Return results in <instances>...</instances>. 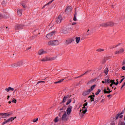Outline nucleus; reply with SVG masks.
Returning a JSON list of instances; mask_svg holds the SVG:
<instances>
[{"instance_id":"f257e3e1","label":"nucleus","mask_w":125,"mask_h":125,"mask_svg":"<svg viewBox=\"0 0 125 125\" xmlns=\"http://www.w3.org/2000/svg\"><path fill=\"white\" fill-rule=\"evenodd\" d=\"M61 115H62V121L63 122H67L69 118L67 116V112H66V111L62 110L60 112L59 115V117H61Z\"/></svg>"},{"instance_id":"f03ea898","label":"nucleus","mask_w":125,"mask_h":125,"mask_svg":"<svg viewBox=\"0 0 125 125\" xmlns=\"http://www.w3.org/2000/svg\"><path fill=\"white\" fill-rule=\"evenodd\" d=\"M13 114V113H12V112H11L5 113H0V116H1L2 118L4 119L5 118H8V117H10L11 116H12Z\"/></svg>"},{"instance_id":"7ed1b4c3","label":"nucleus","mask_w":125,"mask_h":125,"mask_svg":"<svg viewBox=\"0 0 125 125\" xmlns=\"http://www.w3.org/2000/svg\"><path fill=\"white\" fill-rule=\"evenodd\" d=\"M48 45H58L59 42L58 40L51 41L48 42Z\"/></svg>"},{"instance_id":"20e7f679","label":"nucleus","mask_w":125,"mask_h":125,"mask_svg":"<svg viewBox=\"0 0 125 125\" xmlns=\"http://www.w3.org/2000/svg\"><path fill=\"white\" fill-rule=\"evenodd\" d=\"M83 106V109L80 110V112H82V111L83 114H85L87 111V108L85 107V106H87V103H84Z\"/></svg>"},{"instance_id":"39448f33","label":"nucleus","mask_w":125,"mask_h":125,"mask_svg":"<svg viewBox=\"0 0 125 125\" xmlns=\"http://www.w3.org/2000/svg\"><path fill=\"white\" fill-rule=\"evenodd\" d=\"M55 34V31H52V32L47 34L46 37L49 40H51V39L53 38Z\"/></svg>"},{"instance_id":"423d86ee","label":"nucleus","mask_w":125,"mask_h":125,"mask_svg":"<svg viewBox=\"0 0 125 125\" xmlns=\"http://www.w3.org/2000/svg\"><path fill=\"white\" fill-rule=\"evenodd\" d=\"M25 27V25L23 24H17L15 26V31H18V30H20L21 29H23V27Z\"/></svg>"},{"instance_id":"0eeeda50","label":"nucleus","mask_w":125,"mask_h":125,"mask_svg":"<svg viewBox=\"0 0 125 125\" xmlns=\"http://www.w3.org/2000/svg\"><path fill=\"white\" fill-rule=\"evenodd\" d=\"M15 119H16V117H11L10 118L7 119V120H5V122H3L2 123V125H5V124H7V123H10V122H12Z\"/></svg>"},{"instance_id":"6e6552de","label":"nucleus","mask_w":125,"mask_h":125,"mask_svg":"<svg viewBox=\"0 0 125 125\" xmlns=\"http://www.w3.org/2000/svg\"><path fill=\"white\" fill-rule=\"evenodd\" d=\"M63 20V18H62V16H59L57 19H56V22L57 24H60L62 21Z\"/></svg>"},{"instance_id":"1a4fd4ad","label":"nucleus","mask_w":125,"mask_h":125,"mask_svg":"<svg viewBox=\"0 0 125 125\" xmlns=\"http://www.w3.org/2000/svg\"><path fill=\"white\" fill-rule=\"evenodd\" d=\"M56 59V57H53V58H47L46 57L44 59H43L42 60V61H52V60H55Z\"/></svg>"},{"instance_id":"9d476101","label":"nucleus","mask_w":125,"mask_h":125,"mask_svg":"<svg viewBox=\"0 0 125 125\" xmlns=\"http://www.w3.org/2000/svg\"><path fill=\"white\" fill-rule=\"evenodd\" d=\"M71 12H72V7L71 6L67 7L65 10V13L67 14H71Z\"/></svg>"},{"instance_id":"9b49d317","label":"nucleus","mask_w":125,"mask_h":125,"mask_svg":"<svg viewBox=\"0 0 125 125\" xmlns=\"http://www.w3.org/2000/svg\"><path fill=\"white\" fill-rule=\"evenodd\" d=\"M72 109H73V107L72 106H70L66 109V113H67L68 116L70 115V114H71V112H72Z\"/></svg>"},{"instance_id":"f8f14e48","label":"nucleus","mask_w":125,"mask_h":125,"mask_svg":"<svg viewBox=\"0 0 125 125\" xmlns=\"http://www.w3.org/2000/svg\"><path fill=\"white\" fill-rule=\"evenodd\" d=\"M75 41V39H70L66 41L65 44H70V43L73 42Z\"/></svg>"},{"instance_id":"ddd939ff","label":"nucleus","mask_w":125,"mask_h":125,"mask_svg":"<svg viewBox=\"0 0 125 125\" xmlns=\"http://www.w3.org/2000/svg\"><path fill=\"white\" fill-rule=\"evenodd\" d=\"M46 53H47V52L43 51V50H40L38 51L39 55H42L43 54H46Z\"/></svg>"},{"instance_id":"4468645a","label":"nucleus","mask_w":125,"mask_h":125,"mask_svg":"<svg viewBox=\"0 0 125 125\" xmlns=\"http://www.w3.org/2000/svg\"><path fill=\"white\" fill-rule=\"evenodd\" d=\"M90 92H91V91H90V90L88 89L86 91H85L83 92V96H86V95H88V94H89V93H90Z\"/></svg>"},{"instance_id":"2eb2a0df","label":"nucleus","mask_w":125,"mask_h":125,"mask_svg":"<svg viewBox=\"0 0 125 125\" xmlns=\"http://www.w3.org/2000/svg\"><path fill=\"white\" fill-rule=\"evenodd\" d=\"M125 51L123 48H122L119 51H116L115 52V54H120V53H123Z\"/></svg>"},{"instance_id":"dca6fc26","label":"nucleus","mask_w":125,"mask_h":125,"mask_svg":"<svg viewBox=\"0 0 125 125\" xmlns=\"http://www.w3.org/2000/svg\"><path fill=\"white\" fill-rule=\"evenodd\" d=\"M13 90H14V88L11 87H9L5 89V91H7V92H9V91H13Z\"/></svg>"},{"instance_id":"f3484780","label":"nucleus","mask_w":125,"mask_h":125,"mask_svg":"<svg viewBox=\"0 0 125 125\" xmlns=\"http://www.w3.org/2000/svg\"><path fill=\"white\" fill-rule=\"evenodd\" d=\"M104 94H109V93H111V92H112V90L109 89V91H107V90L106 89V88H104Z\"/></svg>"},{"instance_id":"a211bd4d","label":"nucleus","mask_w":125,"mask_h":125,"mask_svg":"<svg viewBox=\"0 0 125 125\" xmlns=\"http://www.w3.org/2000/svg\"><path fill=\"white\" fill-rule=\"evenodd\" d=\"M70 97H69V95H67L64 97L63 99L62 100V103H65L67 99H69Z\"/></svg>"},{"instance_id":"6ab92c4d","label":"nucleus","mask_w":125,"mask_h":125,"mask_svg":"<svg viewBox=\"0 0 125 125\" xmlns=\"http://www.w3.org/2000/svg\"><path fill=\"white\" fill-rule=\"evenodd\" d=\"M107 27H113L114 26V22L112 21H108L107 22Z\"/></svg>"},{"instance_id":"aec40b11","label":"nucleus","mask_w":125,"mask_h":125,"mask_svg":"<svg viewBox=\"0 0 125 125\" xmlns=\"http://www.w3.org/2000/svg\"><path fill=\"white\" fill-rule=\"evenodd\" d=\"M22 9H18V16H21L22 15Z\"/></svg>"},{"instance_id":"412c9836","label":"nucleus","mask_w":125,"mask_h":125,"mask_svg":"<svg viewBox=\"0 0 125 125\" xmlns=\"http://www.w3.org/2000/svg\"><path fill=\"white\" fill-rule=\"evenodd\" d=\"M54 0H52L51 1H50V2H49L48 3L46 4L45 5H44L42 8H45V7L46 6H48V5H49V4H51V3H52V2L54 1Z\"/></svg>"},{"instance_id":"4be33fe9","label":"nucleus","mask_w":125,"mask_h":125,"mask_svg":"<svg viewBox=\"0 0 125 125\" xmlns=\"http://www.w3.org/2000/svg\"><path fill=\"white\" fill-rule=\"evenodd\" d=\"M108 25L109 24H107V22L102 23L100 24L101 27H108Z\"/></svg>"},{"instance_id":"5701e85b","label":"nucleus","mask_w":125,"mask_h":125,"mask_svg":"<svg viewBox=\"0 0 125 125\" xmlns=\"http://www.w3.org/2000/svg\"><path fill=\"white\" fill-rule=\"evenodd\" d=\"M92 34L91 31H90L89 29H88L86 33V36H90Z\"/></svg>"},{"instance_id":"b1692460","label":"nucleus","mask_w":125,"mask_h":125,"mask_svg":"<svg viewBox=\"0 0 125 125\" xmlns=\"http://www.w3.org/2000/svg\"><path fill=\"white\" fill-rule=\"evenodd\" d=\"M75 39H76V42H77V43H79V42H80V41H81V38L76 37Z\"/></svg>"},{"instance_id":"393cba45","label":"nucleus","mask_w":125,"mask_h":125,"mask_svg":"<svg viewBox=\"0 0 125 125\" xmlns=\"http://www.w3.org/2000/svg\"><path fill=\"white\" fill-rule=\"evenodd\" d=\"M74 21H77V12H75L74 16L73 18Z\"/></svg>"},{"instance_id":"a878e982","label":"nucleus","mask_w":125,"mask_h":125,"mask_svg":"<svg viewBox=\"0 0 125 125\" xmlns=\"http://www.w3.org/2000/svg\"><path fill=\"white\" fill-rule=\"evenodd\" d=\"M105 83H110V80L107 78V79H105L104 80Z\"/></svg>"},{"instance_id":"bb28decb","label":"nucleus","mask_w":125,"mask_h":125,"mask_svg":"<svg viewBox=\"0 0 125 125\" xmlns=\"http://www.w3.org/2000/svg\"><path fill=\"white\" fill-rule=\"evenodd\" d=\"M95 86H96V85H95V84L93 85L91 87V88L89 89V90H90V91H92V90L94 89V88L95 87Z\"/></svg>"},{"instance_id":"cd10ccee","label":"nucleus","mask_w":125,"mask_h":125,"mask_svg":"<svg viewBox=\"0 0 125 125\" xmlns=\"http://www.w3.org/2000/svg\"><path fill=\"white\" fill-rule=\"evenodd\" d=\"M108 72H109V70L108 68H106L104 70V73H105V75H108Z\"/></svg>"},{"instance_id":"c85d7f7f","label":"nucleus","mask_w":125,"mask_h":125,"mask_svg":"<svg viewBox=\"0 0 125 125\" xmlns=\"http://www.w3.org/2000/svg\"><path fill=\"white\" fill-rule=\"evenodd\" d=\"M108 58H109V57H106L104 60H103L102 62V63L104 64V63L106 62V61L108 60Z\"/></svg>"},{"instance_id":"c756f323","label":"nucleus","mask_w":125,"mask_h":125,"mask_svg":"<svg viewBox=\"0 0 125 125\" xmlns=\"http://www.w3.org/2000/svg\"><path fill=\"white\" fill-rule=\"evenodd\" d=\"M64 81V79H61V80L56 82L54 83H62Z\"/></svg>"},{"instance_id":"7c9ffc66","label":"nucleus","mask_w":125,"mask_h":125,"mask_svg":"<svg viewBox=\"0 0 125 125\" xmlns=\"http://www.w3.org/2000/svg\"><path fill=\"white\" fill-rule=\"evenodd\" d=\"M96 51H98V52H102V51H104V50L103 49L99 48L97 49Z\"/></svg>"},{"instance_id":"2f4dec72","label":"nucleus","mask_w":125,"mask_h":125,"mask_svg":"<svg viewBox=\"0 0 125 125\" xmlns=\"http://www.w3.org/2000/svg\"><path fill=\"white\" fill-rule=\"evenodd\" d=\"M18 65H17V63H13V64H12V67H13V68H15L16 67H18Z\"/></svg>"},{"instance_id":"473e14b6","label":"nucleus","mask_w":125,"mask_h":125,"mask_svg":"<svg viewBox=\"0 0 125 125\" xmlns=\"http://www.w3.org/2000/svg\"><path fill=\"white\" fill-rule=\"evenodd\" d=\"M100 92H101V89H98L97 92L95 93V95H98Z\"/></svg>"},{"instance_id":"72a5a7b5","label":"nucleus","mask_w":125,"mask_h":125,"mask_svg":"<svg viewBox=\"0 0 125 125\" xmlns=\"http://www.w3.org/2000/svg\"><path fill=\"white\" fill-rule=\"evenodd\" d=\"M17 65H18V67H20L21 66H22V62H18Z\"/></svg>"},{"instance_id":"f704fd0d","label":"nucleus","mask_w":125,"mask_h":125,"mask_svg":"<svg viewBox=\"0 0 125 125\" xmlns=\"http://www.w3.org/2000/svg\"><path fill=\"white\" fill-rule=\"evenodd\" d=\"M71 102H72V100L71 99L68 100L66 103V105H69V104H70V103H71Z\"/></svg>"},{"instance_id":"c9c22d12","label":"nucleus","mask_w":125,"mask_h":125,"mask_svg":"<svg viewBox=\"0 0 125 125\" xmlns=\"http://www.w3.org/2000/svg\"><path fill=\"white\" fill-rule=\"evenodd\" d=\"M88 98H90V100H91V102H92V101H94V97H90V96H89L88 97Z\"/></svg>"},{"instance_id":"e433bc0d","label":"nucleus","mask_w":125,"mask_h":125,"mask_svg":"<svg viewBox=\"0 0 125 125\" xmlns=\"http://www.w3.org/2000/svg\"><path fill=\"white\" fill-rule=\"evenodd\" d=\"M118 125H125V123L124 122H120Z\"/></svg>"},{"instance_id":"4c0bfd02","label":"nucleus","mask_w":125,"mask_h":125,"mask_svg":"<svg viewBox=\"0 0 125 125\" xmlns=\"http://www.w3.org/2000/svg\"><path fill=\"white\" fill-rule=\"evenodd\" d=\"M60 111H62V110H66V106H63L62 108H61Z\"/></svg>"},{"instance_id":"58836bf2","label":"nucleus","mask_w":125,"mask_h":125,"mask_svg":"<svg viewBox=\"0 0 125 125\" xmlns=\"http://www.w3.org/2000/svg\"><path fill=\"white\" fill-rule=\"evenodd\" d=\"M55 123H57L58 122V117H56V118L54 120Z\"/></svg>"},{"instance_id":"ea45409f","label":"nucleus","mask_w":125,"mask_h":125,"mask_svg":"<svg viewBox=\"0 0 125 125\" xmlns=\"http://www.w3.org/2000/svg\"><path fill=\"white\" fill-rule=\"evenodd\" d=\"M63 34H67L68 33V30H66L64 29L63 30Z\"/></svg>"},{"instance_id":"a19ab883","label":"nucleus","mask_w":125,"mask_h":125,"mask_svg":"<svg viewBox=\"0 0 125 125\" xmlns=\"http://www.w3.org/2000/svg\"><path fill=\"white\" fill-rule=\"evenodd\" d=\"M39 120L38 118L34 119L33 120V123H36V122H38V120Z\"/></svg>"},{"instance_id":"79ce46f5","label":"nucleus","mask_w":125,"mask_h":125,"mask_svg":"<svg viewBox=\"0 0 125 125\" xmlns=\"http://www.w3.org/2000/svg\"><path fill=\"white\" fill-rule=\"evenodd\" d=\"M44 83V81H39L37 84H39V83Z\"/></svg>"},{"instance_id":"37998d69","label":"nucleus","mask_w":125,"mask_h":125,"mask_svg":"<svg viewBox=\"0 0 125 125\" xmlns=\"http://www.w3.org/2000/svg\"><path fill=\"white\" fill-rule=\"evenodd\" d=\"M17 101L16 100L13 99L12 101V102H13V103H16Z\"/></svg>"},{"instance_id":"c03bdc74","label":"nucleus","mask_w":125,"mask_h":125,"mask_svg":"<svg viewBox=\"0 0 125 125\" xmlns=\"http://www.w3.org/2000/svg\"><path fill=\"white\" fill-rule=\"evenodd\" d=\"M110 83L115 84V80H110Z\"/></svg>"},{"instance_id":"a18cd8bd","label":"nucleus","mask_w":125,"mask_h":125,"mask_svg":"<svg viewBox=\"0 0 125 125\" xmlns=\"http://www.w3.org/2000/svg\"><path fill=\"white\" fill-rule=\"evenodd\" d=\"M1 4L4 6L5 5V1H3L1 3Z\"/></svg>"},{"instance_id":"49530a36","label":"nucleus","mask_w":125,"mask_h":125,"mask_svg":"<svg viewBox=\"0 0 125 125\" xmlns=\"http://www.w3.org/2000/svg\"><path fill=\"white\" fill-rule=\"evenodd\" d=\"M2 18H3V16L1 14H0V19H2Z\"/></svg>"},{"instance_id":"de8ad7c7","label":"nucleus","mask_w":125,"mask_h":125,"mask_svg":"<svg viewBox=\"0 0 125 125\" xmlns=\"http://www.w3.org/2000/svg\"><path fill=\"white\" fill-rule=\"evenodd\" d=\"M124 80H125V78H123L120 82H119L120 83H123Z\"/></svg>"},{"instance_id":"09e8293b","label":"nucleus","mask_w":125,"mask_h":125,"mask_svg":"<svg viewBox=\"0 0 125 125\" xmlns=\"http://www.w3.org/2000/svg\"><path fill=\"white\" fill-rule=\"evenodd\" d=\"M83 75H81L80 76L75 77V79H79V78H81V77H83Z\"/></svg>"},{"instance_id":"8fccbe9b","label":"nucleus","mask_w":125,"mask_h":125,"mask_svg":"<svg viewBox=\"0 0 125 125\" xmlns=\"http://www.w3.org/2000/svg\"><path fill=\"white\" fill-rule=\"evenodd\" d=\"M114 84H115V85H117V84H119V81H117V82H116H116L114 83Z\"/></svg>"},{"instance_id":"3c124183","label":"nucleus","mask_w":125,"mask_h":125,"mask_svg":"<svg viewBox=\"0 0 125 125\" xmlns=\"http://www.w3.org/2000/svg\"><path fill=\"white\" fill-rule=\"evenodd\" d=\"M122 65H125V60L123 61Z\"/></svg>"},{"instance_id":"603ef678","label":"nucleus","mask_w":125,"mask_h":125,"mask_svg":"<svg viewBox=\"0 0 125 125\" xmlns=\"http://www.w3.org/2000/svg\"><path fill=\"white\" fill-rule=\"evenodd\" d=\"M90 97H93V98H94V97H95V95H91L90 96Z\"/></svg>"},{"instance_id":"864d4df0","label":"nucleus","mask_w":125,"mask_h":125,"mask_svg":"<svg viewBox=\"0 0 125 125\" xmlns=\"http://www.w3.org/2000/svg\"><path fill=\"white\" fill-rule=\"evenodd\" d=\"M125 82L124 83V84L122 86L121 89L122 88H123V87H124V86H125Z\"/></svg>"},{"instance_id":"5fc2aeb1","label":"nucleus","mask_w":125,"mask_h":125,"mask_svg":"<svg viewBox=\"0 0 125 125\" xmlns=\"http://www.w3.org/2000/svg\"><path fill=\"white\" fill-rule=\"evenodd\" d=\"M88 72V71H87L86 72H85L83 75V76H84V75H86V74H87V72Z\"/></svg>"},{"instance_id":"6e6d98bb","label":"nucleus","mask_w":125,"mask_h":125,"mask_svg":"<svg viewBox=\"0 0 125 125\" xmlns=\"http://www.w3.org/2000/svg\"><path fill=\"white\" fill-rule=\"evenodd\" d=\"M22 5L23 7H24V8H25V7H26V5L25 4H22Z\"/></svg>"},{"instance_id":"4d7b16f0","label":"nucleus","mask_w":125,"mask_h":125,"mask_svg":"<svg viewBox=\"0 0 125 125\" xmlns=\"http://www.w3.org/2000/svg\"><path fill=\"white\" fill-rule=\"evenodd\" d=\"M113 84H114L113 83H111L110 84V86L111 87H112V86H113Z\"/></svg>"},{"instance_id":"13d9d810","label":"nucleus","mask_w":125,"mask_h":125,"mask_svg":"<svg viewBox=\"0 0 125 125\" xmlns=\"http://www.w3.org/2000/svg\"><path fill=\"white\" fill-rule=\"evenodd\" d=\"M122 69H123L124 71H125V66L122 67Z\"/></svg>"},{"instance_id":"bf43d9fd","label":"nucleus","mask_w":125,"mask_h":125,"mask_svg":"<svg viewBox=\"0 0 125 125\" xmlns=\"http://www.w3.org/2000/svg\"><path fill=\"white\" fill-rule=\"evenodd\" d=\"M107 87V88H106V90H110V88H109V87Z\"/></svg>"},{"instance_id":"052dcab7","label":"nucleus","mask_w":125,"mask_h":125,"mask_svg":"<svg viewBox=\"0 0 125 125\" xmlns=\"http://www.w3.org/2000/svg\"><path fill=\"white\" fill-rule=\"evenodd\" d=\"M110 96H112V95H108L107 96V97H108V98H109V97H110Z\"/></svg>"},{"instance_id":"680f3d73","label":"nucleus","mask_w":125,"mask_h":125,"mask_svg":"<svg viewBox=\"0 0 125 125\" xmlns=\"http://www.w3.org/2000/svg\"><path fill=\"white\" fill-rule=\"evenodd\" d=\"M111 125H115V123L113 122L111 123Z\"/></svg>"},{"instance_id":"e2e57ef3","label":"nucleus","mask_w":125,"mask_h":125,"mask_svg":"<svg viewBox=\"0 0 125 125\" xmlns=\"http://www.w3.org/2000/svg\"><path fill=\"white\" fill-rule=\"evenodd\" d=\"M9 97H10L9 96H7V99H9Z\"/></svg>"},{"instance_id":"0e129e2a","label":"nucleus","mask_w":125,"mask_h":125,"mask_svg":"<svg viewBox=\"0 0 125 125\" xmlns=\"http://www.w3.org/2000/svg\"><path fill=\"white\" fill-rule=\"evenodd\" d=\"M8 103H9V104H11V101H9V102H8Z\"/></svg>"},{"instance_id":"69168bd1","label":"nucleus","mask_w":125,"mask_h":125,"mask_svg":"<svg viewBox=\"0 0 125 125\" xmlns=\"http://www.w3.org/2000/svg\"><path fill=\"white\" fill-rule=\"evenodd\" d=\"M102 83H105V82L102 81Z\"/></svg>"},{"instance_id":"338daca9","label":"nucleus","mask_w":125,"mask_h":125,"mask_svg":"<svg viewBox=\"0 0 125 125\" xmlns=\"http://www.w3.org/2000/svg\"><path fill=\"white\" fill-rule=\"evenodd\" d=\"M121 78H125V76H121Z\"/></svg>"},{"instance_id":"774afa93","label":"nucleus","mask_w":125,"mask_h":125,"mask_svg":"<svg viewBox=\"0 0 125 125\" xmlns=\"http://www.w3.org/2000/svg\"><path fill=\"white\" fill-rule=\"evenodd\" d=\"M27 49H31V47H29Z\"/></svg>"}]
</instances>
